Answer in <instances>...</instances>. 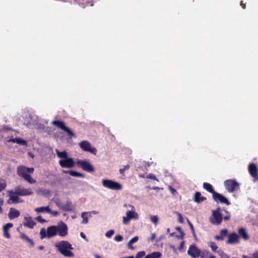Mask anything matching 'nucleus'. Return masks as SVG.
<instances>
[{
	"instance_id": "nucleus-64",
	"label": "nucleus",
	"mask_w": 258,
	"mask_h": 258,
	"mask_svg": "<svg viewBox=\"0 0 258 258\" xmlns=\"http://www.w3.org/2000/svg\"><path fill=\"white\" fill-rule=\"evenodd\" d=\"M4 129L5 130H8V129H9V128H8V127H4Z\"/></svg>"
},
{
	"instance_id": "nucleus-5",
	"label": "nucleus",
	"mask_w": 258,
	"mask_h": 258,
	"mask_svg": "<svg viewBox=\"0 0 258 258\" xmlns=\"http://www.w3.org/2000/svg\"><path fill=\"white\" fill-rule=\"evenodd\" d=\"M103 187L111 190H121L123 188L122 185L115 180L104 178L101 180Z\"/></svg>"
},
{
	"instance_id": "nucleus-17",
	"label": "nucleus",
	"mask_w": 258,
	"mask_h": 258,
	"mask_svg": "<svg viewBox=\"0 0 258 258\" xmlns=\"http://www.w3.org/2000/svg\"><path fill=\"white\" fill-rule=\"evenodd\" d=\"M97 212L95 211L91 212H84L82 213L81 217L83 219L82 223L86 224L88 223V218L92 216V214H97Z\"/></svg>"
},
{
	"instance_id": "nucleus-18",
	"label": "nucleus",
	"mask_w": 258,
	"mask_h": 258,
	"mask_svg": "<svg viewBox=\"0 0 258 258\" xmlns=\"http://www.w3.org/2000/svg\"><path fill=\"white\" fill-rule=\"evenodd\" d=\"M239 242V236L235 233L228 235V239L226 241L227 244H235Z\"/></svg>"
},
{
	"instance_id": "nucleus-15",
	"label": "nucleus",
	"mask_w": 258,
	"mask_h": 258,
	"mask_svg": "<svg viewBox=\"0 0 258 258\" xmlns=\"http://www.w3.org/2000/svg\"><path fill=\"white\" fill-rule=\"evenodd\" d=\"M9 194L10 199L8 201V204H15L20 202L18 197L19 195L17 193V188L15 192L12 190L9 191Z\"/></svg>"
},
{
	"instance_id": "nucleus-3",
	"label": "nucleus",
	"mask_w": 258,
	"mask_h": 258,
	"mask_svg": "<svg viewBox=\"0 0 258 258\" xmlns=\"http://www.w3.org/2000/svg\"><path fill=\"white\" fill-rule=\"evenodd\" d=\"M34 170V169L33 167L29 168L25 166H20L17 168V174L29 183L33 184L36 182V180L32 178L30 175L33 173Z\"/></svg>"
},
{
	"instance_id": "nucleus-12",
	"label": "nucleus",
	"mask_w": 258,
	"mask_h": 258,
	"mask_svg": "<svg viewBox=\"0 0 258 258\" xmlns=\"http://www.w3.org/2000/svg\"><path fill=\"white\" fill-rule=\"evenodd\" d=\"M77 163L80 165L84 170L86 171L92 172L95 171V168L93 165L88 161L78 160L77 162Z\"/></svg>"
},
{
	"instance_id": "nucleus-42",
	"label": "nucleus",
	"mask_w": 258,
	"mask_h": 258,
	"mask_svg": "<svg viewBox=\"0 0 258 258\" xmlns=\"http://www.w3.org/2000/svg\"><path fill=\"white\" fill-rule=\"evenodd\" d=\"M54 203H55L56 206L58 207L59 209L61 210H62V209H64L63 206L61 205L60 202L58 200H56L55 201H54Z\"/></svg>"
},
{
	"instance_id": "nucleus-27",
	"label": "nucleus",
	"mask_w": 258,
	"mask_h": 258,
	"mask_svg": "<svg viewBox=\"0 0 258 258\" xmlns=\"http://www.w3.org/2000/svg\"><path fill=\"white\" fill-rule=\"evenodd\" d=\"M139 240V237L136 236L132 238L127 243V246L131 249H134L135 247L132 245L134 243H136Z\"/></svg>"
},
{
	"instance_id": "nucleus-58",
	"label": "nucleus",
	"mask_w": 258,
	"mask_h": 258,
	"mask_svg": "<svg viewBox=\"0 0 258 258\" xmlns=\"http://www.w3.org/2000/svg\"><path fill=\"white\" fill-rule=\"evenodd\" d=\"M176 229L177 230H178L179 231H180V232H181V229H180V227H176Z\"/></svg>"
},
{
	"instance_id": "nucleus-24",
	"label": "nucleus",
	"mask_w": 258,
	"mask_h": 258,
	"mask_svg": "<svg viewBox=\"0 0 258 258\" xmlns=\"http://www.w3.org/2000/svg\"><path fill=\"white\" fill-rule=\"evenodd\" d=\"M8 142H13L16 143L18 144L22 145H26L27 142L24 140L20 138H16L14 139H11L8 141Z\"/></svg>"
},
{
	"instance_id": "nucleus-33",
	"label": "nucleus",
	"mask_w": 258,
	"mask_h": 258,
	"mask_svg": "<svg viewBox=\"0 0 258 258\" xmlns=\"http://www.w3.org/2000/svg\"><path fill=\"white\" fill-rule=\"evenodd\" d=\"M242 258H258V250L254 251L250 256H248L246 254H243L242 255Z\"/></svg>"
},
{
	"instance_id": "nucleus-46",
	"label": "nucleus",
	"mask_w": 258,
	"mask_h": 258,
	"mask_svg": "<svg viewBox=\"0 0 258 258\" xmlns=\"http://www.w3.org/2000/svg\"><path fill=\"white\" fill-rule=\"evenodd\" d=\"M220 233H221V235L223 236V237H224V236L227 233V231L226 229H222L221 230Z\"/></svg>"
},
{
	"instance_id": "nucleus-37",
	"label": "nucleus",
	"mask_w": 258,
	"mask_h": 258,
	"mask_svg": "<svg viewBox=\"0 0 258 258\" xmlns=\"http://www.w3.org/2000/svg\"><path fill=\"white\" fill-rule=\"evenodd\" d=\"M6 182L5 180L0 178V191L4 190L6 187Z\"/></svg>"
},
{
	"instance_id": "nucleus-59",
	"label": "nucleus",
	"mask_w": 258,
	"mask_h": 258,
	"mask_svg": "<svg viewBox=\"0 0 258 258\" xmlns=\"http://www.w3.org/2000/svg\"><path fill=\"white\" fill-rule=\"evenodd\" d=\"M3 212V210H2V208L1 207V206H0V213H2Z\"/></svg>"
},
{
	"instance_id": "nucleus-20",
	"label": "nucleus",
	"mask_w": 258,
	"mask_h": 258,
	"mask_svg": "<svg viewBox=\"0 0 258 258\" xmlns=\"http://www.w3.org/2000/svg\"><path fill=\"white\" fill-rule=\"evenodd\" d=\"M36 223L33 221L32 218L30 216H25L24 219L23 225L24 226L33 228L35 225Z\"/></svg>"
},
{
	"instance_id": "nucleus-4",
	"label": "nucleus",
	"mask_w": 258,
	"mask_h": 258,
	"mask_svg": "<svg viewBox=\"0 0 258 258\" xmlns=\"http://www.w3.org/2000/svg\"><path fill=\"white\" fill-rule=\"evenodd\" d=\"M58 251L66 256L73 257V253L70 250L73 249L72 245L66 240H62L55 244Z\"/></svg>"
},
{
	"instance_id": "nucleus-11",
	"label": "nucleus",
	"mask_w": 258,
	"mask_h": 258,
	"mask_svg": "<svg viewBox=\"0 0 258 258\" xmlns=\"http://www.w3.org/2000/svg\"><path fill=\"white\" fill-rule=\"evenodd\" d=\"M34 211L38 214L42 213H49L52 217H57L59 215L58 211L51 210L48 206L36 208Z\"/></svg>"
},
{
	"instance_id": "nucleus-13",
	"label": "nucleus",
	"mask_w": 258,
	"mask_h": 258,
	"mask_svg": "<svg viewBox=\"0 0 258 258\" xmlns=\"http://www.w3.org/2000/svg\"><path fill=\"white\" fill-rule=\"evenodd\" d=\"M187 254L192 258H198L200 256V250L195 245H191L187 250Z\"/></svg>"
},
{
	"instance_id": "nucleus-35",
	"label": "nucleus",
	"mask_w": 258,
	"mask_h": 258,
	"mask_svg": "<svg viewBox=\"0 0 258 258\" xmlns=\"http://www.w3.org/2000/svg\"><path fill=\"white\" fill-rule=\"evenodd\" d=\"M69 174L74 177H84V175L82 173H79L78 172L71 170V172H69Z\"/></svg>"
},
{
	"instance_id": "nucleus-19",
	"label": "nucleus",
	"mask_w": 258,
	"mask_h": 258,
	"mask_svg": "<svg viewBox=\"0 0 258 258\" xmlns=\"http://www.w3.org/2000/svg\"><path fill=\"white\" fill-rule=\"evenodd\" d=\"M213 198L215 201H219L222 203H224L227 205H230V203L228 200L223 195L216 193L213 192Z\"/></svg>"
},
{
	"instance_id": "nucleus-41",
	"label": "nucleus",
	"mask_w": 258,
	"mask_h": 258,
	"mask_svg": "<svg viewBox=\"0 0 258 258\" xmlns=\"http://www.w3.org/2000/svg\"><path fill=\"white\" fill-rule=\"evenodd\" d=\"M115 233L114 230H110L105 233V236L108 238H110Z\"/></svg>"
},
{
	"instance_id": "nucleus-6",
	"label": "nucleus",
	"mask_w": 258,
	"mask_h": 258,
	"mask_svg": "<svg viewBox=\"0 0 258 258\" xmlns=\"http://www.w3.org/2000/svg\"><path fill=\"white\" fill-rule=\"evenodd\" d=\"M56 230V225L49 226L46 230L43 228L41 229L40 231L41 238L43 239L45 237L49 238L56 236L57 234Z\"/></svg>"
},
{
	"instance_id": "nucleus-40",
	"label": "nucleus",
	"mask_w": 258,
	"mask_h": 258,
	"mask_svg": "<svg viewBox=\"0 0 258 258\" xmlns=\"http://www.w3.org/2000/svg\"><path fill=\"white\" fill-rule=\"evenodd\" d=\"M145 255V252L144 251H140L136 254V256L134 257V258H142Z\"/></svg>"
},
{
	"instance_id": "nucleus-39",
	"label": "nucleus",
	"mask_w": 258,
	"mask_h": 258,
	"mask_svg": "<svg viewBox=\"0 0 258 258\" xmlns=\"http://www.w3.org/2000/svg\"><path fill=\"white\" fill-rule=\"evenodd\" d=\"M130 168V166L129 165H126L125 166H124L122 168H120L119 170V173L122 174V175H124V172L126 171V170H127L129 169V168Z\"/></svg>"
},
{
	"instance_id": "nucleus-1",
	"label": "nucleus",
	"mask_w": 258,
	"mask_h": 258,
	"mask_svg": "<svg viewBox=\"0 0 258 258\" xmlns=\"http://www.w3.org/2000/svg\"><path fill=\"white\" fill-rule=\"evenodd\" d=\"M56 153L58 157L60 158L58 163L62 168H72L75 166V162L72 158H68V153L66 151H59L56 150Z\"/></svg>"
},
{
	"instance_id": "nucleus-28",
	"label": "nucleus",
	"mask_w": 258,
	"mask_h": 258,
	"mask_svg": "<svg viewBox=\"0 0 258 258\" xmlns=\"http://www.w3.org/2000/svg\"><path fill=\"white\" fill-rule=\"evenodd\" d=\"M161 255V252L156 251L147 255L144 258H160Z\"/></svg>"
},
{
	"instance_id": "nucleus-50",
	"label": "nucleus",
	"mask_w": 258,
	"mask_h": 258,
	"mask_svg": "<svg viewBox=\"0 0 258 258\" xmlns=\"http://www.w3.org/2000/svg\"><path fill=\"white\" fill-rule=\"evenodd\" d=\"M215 238L217 240H223L224 239L223 236L220 235V236H215Z\"/></svg>"
},
{
	"instance_id": "nucleus-61",
	"label": "nucleus",
	"mask_w": 258,
	"mask_h": 258,
	"mask_svg": "<svg viewBox=\"0 0 258 258\" xmlns=\"http://www.w3.org/2000/svg\"><path fill=\"white\" fill-rule=\"evenodd\" d=\"M95 257H96V258H101V257H100V256H99V255H95Z\"/></svg>"
},
{
	"instance_id": "nucleus-32",
	"label": "nucleus",
	"mask_w": 258,
	"mask_h": 258,
	"mask_svg": "<svg viewBox=\"0 0 258 258\" xmlns=\"http://www.w3.org/2000/svg\"><path fill=\"white\" fill-rule=\"evenodd\" d=\"M208 245L211 248L212 250L214 252H217L219 250L218 246L214 242H208Z\"/></svg>"
},
{
	"instance_id": "nucleus-36",
	"label": "nucleus",
	"mask_w": 258,
	"mask_h": 258,
	"mask_svg": "<svg viewBox=\"0 0 258 258\" xmlns=\"http://www.w3.org/2000/svg\"><path fill=\"white\" fill-rule=\"evenodd\" d=\"M204 188L209 192H213L212 185L208 183H204L203 184Z\"/></svg>"
},
{
	"instance_id": "nucleus-49",
	"label": "nucleus",
	"mask_w": 258,
	"mask_h": 258,
	"mask_svg": "<svg viewBox=\"0 0 258 258\" xmlns=\"http://www.w3.org/2000/svg\"><path fill=\"white\" fill-rule=\"evenodd\" d=\"M156 238V234L154 233L151 234V237L149 238V240L153 241Z\"/></svg>"
},
{
	"instance_id": "nucleus-26",
	"label": "nucleus",
	"mask_w": 258,
	"mask_h": 258,
	"mask_svg": "<svg viewBox=\"0 0 258 258\" xmlns=\"http://www.w3.org/2000/svg\"><path fill=\"white\" fill-rule=\"evenodd\" d=\"M238 232L241 237L244 240H248L249 239V236L247 234L246 230L243 228H240L239 229Z\"/></svg>"
},
{
	"instance_id": "nucleus-16",
	"label": "nucleus",
	"mask_w": 258,
	"mask_h": 258,
	"mask_svg": "<svg viewBox=\"0 0 258 258\" xmlns=\"http://www.w3.org/2000/svg\"><path fill=\"white\" fill-rule=\"evenodd\" d=\"M13 227V224L11 223H8L4 225L2 227L3 236L8 239L11 238V235L9 233V230Z\"/></svg>"
},
{
	"instance_id": "nucleus-60",
	"label": "nucleus",
	"mask_w": 258,
	"mask_h": 258,
	"mask_svg": "<svg viewBox=\"0 0 258 258\" xmlns=\"http://www.w3.org/2000/svg\"><path fill=\"white\" fill-rule=\"evenodd\" d=\"M183 244H184V242H181V244H180V247H182V246L183 245Z\"/></svg>"
},
{
	"instance_id": "nucleus-54",
	"label": "nucleus",
	"mask_w": 258,
	"mask_h": 258,
	"mask_svg": "<svg viewBox=\"0 0 258 258\" xmlns=\"http://www.w3.org/2000/svg\"><path fill=\"white\" fill-rule=\"evenodd\" d=\"M241 6L242 7L243 9L245 8V4H243V2H241Z\"/></svg>"
},
{
	"instance_id": "nucleus-7",
	"label": "nucleus",
	"mask_w": 258,
	"mask_h": 258,
	"mask_svg": "<svg viewBox=\"0 0 258 258\" xmlns=\"http://www.w3.org/2000/svg\"><path fill=\"white\" fill-rule=\"evenodd\" d=\"M222 220V216L219 209L212 211V214L209 218L211 223L214 225H219Z\"/></svg>"
},
{
	"instance_id": "nucleus-47",
	"label": "nucleus",
	"mask_w": 258,
	"mask_h": 258,
	"mask_svg": "<svg viewBox=\"0 0 258 258\" xmlns=\"http://www.w3.org/2000/svg\"><path fill=\"white\" fill-rule=\"evenodd\" d=\"M177 215H178V221L180 223H182L183 222V217H182V215L180 214H179V213H178Z\"/></svg>"
},
{
	"instance_id": "nucleus-51",
	"label": "nucleus",
	"mask_w": 258,
	"mask_h": 258,
	"mask_svg": "<svg viewBox=\"0 0 258 258\" xmlns=\"http://www.w3.org/2000/svg\"><path fill=\"white\" fill-rule=\"evenodd\" d=\"M189 223V225L190 226V227L191 228V229L192 230V231L194 232V227H193V225H192V224L190 223V222H188Z\"/></svg>"
},
{
	"instance_id": "nucleus-62",
	"label": "nucleus",
	"mask_w": 258,
	"mask_h": 258,
	"mask_svg": "<svg viewBox=\"0 0 258 258\" xmlns=\"http://www.w3.org/2000/svg\"><path fill=\"white\" fill-rule=\"evenodd\" d=\"M201 258H205V256L203 255V254L201 255Z\"/></svg>"
},
{
	"instance_id": "nucleus-53",
	"label": "nucleus",
	"mask_w": 258,
	"mask_h": 258,
	"mask_svg": "<svg viewBox=\"0 0 258 258\" xmlns=\"http://www.w3.org/2000/svg\"><path fill=\"white\" fill-rule=\"evenodd\" d=\"M170 189L172 194H174L175 192V190L171 187H170Z\"/></svg>"
},
{
	"instance_id": "nucleus-56",
	"label": "nucleus",
	"mask_w": 258,
	"mask_h": 258,
	"mask_svg": "<svg viewBox=\"0 0 258 258\" xmlns=\"http://www.w3.org/2000/svg\"><path fill=\"white\" fill-rule=\"evenodd\" d=\"M209 258H217L215 256L212 254H210L209 256Z\"/></svg>"
},
{
	"instance_id": "nucleus-22",
	"label": "nucleus",
	"mask_w": 258,
	"mask_h": 258,
	"mask_svg": "<svg viewBox=\"0 0 258 258\" xmlns=\"http://www.w3.org/2000/svg\"><path fill=\"white\" fill-rule=\"evenodd\" d=\"M17 193L20 196H26L33 194V191L29 188H17Z\"/></svg>"
},
{
	"instance_id": "nucleus-45",
	"label": "nucleus",
	"mask_w": 258,
	"mask_h": 258,
	"mask_svg": "<svg viewBox=\"0 0 258 258\" xmlns=\"http://www.w3.org/2000/svg\"><path fill=\"white\" fill-rule=\"evenodd\" d=\"M36 220L40 222V223H44L46 222V220L44 219H43L42 218L41 216H38L37 218H36Z\"/></svg>"
},
{
	"instance_id": "nucleus-43",
	"label": "nucleus",
	"mask_w": 258,
	"mask_h": 258,
	"mask_svg": "<svg viewBox=\"0 0 258 258\" xmlns=\"http://www.w3.org/2000/svg\"><path fill=\"white\" fill-rule=\"evenodd\" d=\"M114 239L117 242H120L123 240V237L120 235H117L115 236Z\"/></svg>"
},
{
	"instance_id": "nucleus-8",
	"label": "nucleus",
	"mask_w": 258,
	"mask_h": 258,
	"mask_svg": "<svg viewBox=\"0 0 258 258\" xmlns=\"http://www.w3.org/2000/svg\"><path fill=\"white\" fill-rule=\"evenodd\" d=\"M224 186L230 192H232L239 189V184L235 180L229 179L225 181Z\"/></svg>"
},
{
	"instance_id": "nucleus-21",
	"label": "nucleus",
	"mask_w": 258,
	"mask_h": 258,
	"mask_svg": "<svg viewBox=\"0 0 258 258\" xmlns=\"http://www.w3.org/2000/svg\"><path fill=\"white\" fill-rule=\"evenodd\" d=\"M20 215V211L13 208H11L10 209L8 215L9 218L11 220L17 218L19 217Z\"/></svg>"
},
{
	"instance_id": "nucleus-10",
	"label": "nucleus",
	"mask_w": 258,
	"mask_h": 258,
	"mask_svg": "<svg viewBox=\"0 0 258 258\" xmlns=\"http://www.w3.org/2000/svg\"><path fill=\"white\" fill-rule=\"evenodd\" d=\"M57 233L60 237H65L68 233V227L67 225L62 221L58 222L56 225Z\"/></svg>"
},
{
	"instance_id": "nucleus-34",
	"label": "nucleus",
	"mask_w": 258,
	"mask_h": 258,
	"mask_svg": "<svg viewBox=\"0 0 258 258\" xmlns=\"http://www.w3.org/2000/svg\"><path fill=\"white\" fill-rule=\"evenodd\" d=\"M217 253L220 258H229V255L224 252L222 249H219L217 251Z\"/></svg>"
},
{
	"instance_id": "nucleus-9",
	"label": "nucleus",
	"mask_w": 258,
	"mask_h": 258,
	"mask_svg": "<svg viewBox=\"0 0 258 258\" xmlns=\"http://www.w3.org/2000/svg\"><path fill=\"white\" fill-rule=\"evenodd\" d=\"M80 148L84 151L89 152L93 155H96L97 150L95 148L92 147L91 144L87 141H83L79 144Z\"/></svg>"
},
{
	"instance_id": "nucleus-30",
	"label": "nucleus",
	"mask_w": 258,
	"mask_h": 258,
	"mask_svg": "<svg viewBox=\"0 0 258 258\" xmlns=\"http://www.w3.org/2000/svg\"><path fill=\"white\" fill-rule=\"evenodd\" d=\"M204 200V198L201 196V194L199 192L195 193L194 196V201L196 203H200Z\"/></svg>"
},
{
	"instance_id": "nucleus-38",
	"label": "nucleus",
	"mask_w": 258,
	"mask_h": 258,
	"mask_svg": "<svg viewBox=\"0 0 258 258\" xmlns=\"http://www.w3.org/2000/svg\"><path fill=\"white\" fill-rule=\"evenodd\" d=\"M150 219L151 221L155 224L157 225L158 222V217L157 216L152 215L150 216Z\"/></svg>"
},
{
	"instance_id": "nucleus-14",
	"label": "nucleus",
	"mask_w": 258,
	"mask_h": 258,
	"mask_svg": "<svg viewBox=\"0 0 258 258\" xmlns=\"http://www.w3.org/2000/svg\"><path fill=\"white\" fill-rule=\"evenodd\" d=\"M52 123L61 130L67 132L69 135L71 136H74V134L73 133V132L67 126H65L64 123L63 121H59V120H54L52 122Z\"/></svg>"
},
{
	"instance_id": "nucleus-57",
	"label": "nucleus",
	"mask_w": 258,
	"mask_h": 258,
	"mask_svg": "<svg viewBox=\"0 0 258 258\" xmlns=\"http://www.w3.org/2000/svg\"><path fill=\"white\" fill-rule=\"evenodd\" d=\"M38 248L40 249V250H42L44 249V246H42V245H40L38 247Z\"/></svg>"
},
{
	"instance_id": "nucleus-55",
	"label": "nucleus",
	"mask_w": 258,
	"mask_h": 258,
	"mask_svg": "<svg viewBox=\"0 0 258 258\" xmlns=\"http://www.w3.org/2000/svg\"><path fill=\"white\" fill-rule=\"evenodd\" d=\"M71 170H63L62 172L64 173H68L69 174V172H71Z\"/></svg>"
},
{
	"instance_id": "nucleus-48",
	"label": "nucleus",
	"mask_w": 258,
	"mask_h": 258,
	"mask_svg": "<svg viewBox=\"0 0 258 258\" xmlns=\"http://www.w3.org/2000/svg\"><path fill=\"white\" fill-rule=\"evenodd\" d=\"M80 236L81 237L83 238L86 241H88V239L86 236V235H85V234L83 233V232H81L80 233Z\"/></svg>"
},
{
	"instance_id": "nucleus-23",
	"label": "nucleus",
	"mask_w": 258,
	"mask_h": 258,
	"mask_svg": "<svg viewBox=\"0 0 258 258\" xmlns=\"http://www.w3.org/2000/svg\"><path fill=\"white\" fill-rule=\"evenodd\" d=\"M20 238L23 239L25 242H26L28 245L30 247H33L34 245V243L32 239H31L29 237H28L24 233H20Z\"/></svg>"
},
{
	"instance_id": "nucleus-52",
	"label": "nucleus",
	"mask_w": 258,
	"mask_h": 258,
	"mask_svg": "<svg viewBox=\"0 0 258 258\" xmlns=\"http://www.w3.org/2000/svg\"><path fill=\"white\" fill-rule=\"evenodd\" d=\"M4 204V200L3 199L0 198V206H2Z\"/></svg>"
},
{
	"instance_id": "nucleus-44",
	"label": "nucleus",
	"mask_w": 258,
	"mask_h": 258,
	"mask_svg": "<svg viewBox=\"0 0 258 258\" xmlns=\"http://www.w3.org/2000/svg\"><path fill=\"white\" fill-rule=\"evenodd\" d=\"M146 178H148V179H151L153 180H155L158 181L156 176L153 174H149L147 175L146 176Z\"/></svg>"
},
{
	"instance_id": "nucleus-2",
	"label": "nucleus",
	"mask_w": 258,
	"mask_h": 258,
	"mask_svg": "<svg viewBox=\"0 0 258 258\" xmlns=\"http://www.w3.org/2000/svg\"><path fill=\"white\" fill-rule=\"evenodd\" d=\"M124 207H128L130 210H127L125 212V215L122 217V223L124 225H127L129 224L131 220L137 221L138 220L140 217L139 213L136 212L135 207L131 205L128 204L124 205Z\"/></svg>"
},
{
	"instance_id": "nucleus-31",
	"label": "nucleus",
	"mask_w": 258,
	"mask_h": 258,
	"mask_svg": "<svg viewBox=\"0 0 258 258\" xmlns=\"http://www.w3.org/2000/svg\"><path fill=\"white\" fill-rule=\"evenodd\" d=\"M37 194L40 195H45L48 196L50 195V192L48 189L41 188L37 191Z\"/></svg>"
},
{
	"instance_id": "nucleus-29",
	"label": "nucleus",
	"mask_w": 258,
	"mask_h": 258,
	"mask_svg": "<svg viewBox=\"0 0 258 258\" xmlns=\"http://www.w3.org/2000/svg\"><path fill=\"white\" fill-rule=\"evenodd\" d=\"M63 208L62 210L66 211H73L75 210V207L71 202H67L66 205L63 206Z\"/></svg>"
},
{
	"instance_id": "nucleus-63",
	"label": "nucleus",
	"mask_w": 258,
	"mask_h": 258,
	"mask_svg": "<svg viewBox=\"0 0 258 258\" xmlns=\"http://www.w3.org/2000/svg\"><path fill=\"white\" fill-rule=\"evenodd\" d=\"M228 218H229L228 217H224V219H225V220H227V219H228Z\"/></svg>"
},
{
	"instance_id": "nucleus-25",
	"label": "nucleus",
	"mask_w": 258,
	"mask_h": 258,
	"mask_svg": "<svg viewBox=\"0 0 258 258\" xmlns=\"http://www.w3.org/2000/svg\"><path fill=\"white\" fill-rule=\"evenodd\" d=\"M248 171L252 176H255L257 173V168L253 164H250L248 167Z\"/></svg>"
}]
</instances>
